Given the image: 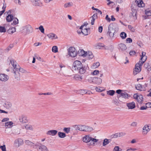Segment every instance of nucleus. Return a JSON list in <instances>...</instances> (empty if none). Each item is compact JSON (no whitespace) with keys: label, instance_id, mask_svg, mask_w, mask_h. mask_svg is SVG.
I'll return each instance as SVG.
<instances>
[{"label":"nucleus","instance_id":"nucleus-1","mask_svg":"<svg viewBox=\"0 0 151 151\" xmlns=\"http://www.w3.org/2000/svg\"><path fill=\"white\" fill-rule=\"evenodd\" d=\"M98 140V139L91 137L90 135H86L83 138V141L84 142L88 143L90 142L89 145H94Z\"/></svg>","mask_w":151,"mask_h":151},{"label":"nucleus","instance_id":"nucleus-2","mask_svg":"<svg viewBox=\"0 0 151 151\" xmlns=\"http://www.w3.org/2000/svg\"><path fill=\"white\" fill-rule=\"evenodd\" d=\"M116 26L112 24H110L108 27V31L107 34H108L110 38L114 37V33L116 30Z\"/></svg>","mask_w":151,"mask_h":151},{"label":"nucleus","instance_id":"nucleus-3","mask_svg":"<svg viewBox=\"0 0 151 151\" xmlns=\"http://www.w3.org/2000/svg\"><path fill=\"white\" fill-rule=\"evenodd\" d=\"M82 65L81 61L78 60H76L73 64L72 68L73 70L77 71L82 66Z\"/></svg>","mask_w":151,"mask_h":151},{"label":"nucleus","instance_id":"nucleus-4","mask_svg":"<svg viewBox=\"0 0 151 151\" xmlns=\"http://www.w3.org/2000/svg\"><path fill=\"white\" fill-rule=\"evenodd\" d=\"M116 92L118 94H120L118 98L120 97H122L124 99H128L129 97H130V96L127 93L123 90L119 89L117 90Z\"/></svg>","mask_w":151,"mask_h":151},{"label":"nucleus","instance_id":"nucleus-5","mask_svg":"<svg viewBox=\"0 0 151 151\" xmlns=\"http://www.w3.org/2000/svg\"><path fill=\"white\" fill-rule=\"evenodd\" d=\"M80 131L83 132H91L93 130V128L85 125H80Z\"/></svg>","mask_w":151,"mask_h":151},{"label":"nucleus","instance_id":"nucleus-6","mask_svg":"<svg viewBox=\"0 0 151 151\" xmlns=\"http://www.w3.org/2000/svg\"><path fill=\"white\" fill-rule=\"evenodd\" d=\"M137 7V6L134 5L132 6L131 12L129 14L130 17H133L134 19H137L136 16L137 11L136 8Z\"/></svg>","mask_w":151,"mask_h":151},{"label":"nucleus","instance_id":"nucleus-7","mask_svg":"<svg viewBox=\"0 0 151 151\" xmlns=\"http://www.w3.org/2000/svg\"><path fill=\"white\" fill-rule=\"evenodd\" d=\"M19 66H17V68L13 69V73L15 78L18 80H20V74L19 73Z\"/></svg>","mask_w":151,"mask_h":151},{"label":"nucleus","instance_id":"nucleus-8","mask_svg":"<svg viewBox=\"0 0 151 151\" xmlns=\"http://www.w3.org/2000/svg\"><path fill=\"white\" fill-rule=\"evenodd\" d=\"M68 55L71 57H75L77 55V52L75 48L73 47H70L68 50Z\"/></svg>","mask_w":151,"mask_h":151},{"label":"nucleus","instance_id":"nucleus-9","mask_svg":"<svg viewBox=\"0 0 151 151\" xmlns=\"http://www.w3.org/2000/svg\"><path fill=\"white\" fill-rule=\"evenodd\" d=\"M35 146V148H37L38 151H48L47 148L44 145L36 144Z\"/></svg>","mask_w":151,"mask_h":151},{"label":"nucleus","instance_id":"nucleus-10","mask_svg":"<svg viewBox=\"0 0 151 151\" xmlns=\"http://www.w3.org/2000/svg\"><path fill=\"white\" fill-rule=\"evenodd\" d=\"M86 24L81 25L80 28L81 30V33L84 35H88V29L86 28Z\"/></svg>","mask_w":151,"mask_h":151},{"label":"nucleus","instance_id":"nucleus-11","mask_svg":"<svg viewBox=\"0 0 151 151\" xmlns=\"http://www.w3.org/2000/svg\"><path fill=\"white\" fill-rule=\"evenodd\" d=\"M23 141L21 138H18L16 139L14 142V145L16 147H18L23 145Z\"/></svg>","mask_w":151,"mask_h":151},{"label":"nucleus","instance_id":"nucleus-12","mask_svg":"<svg viewBox=\"0 0 151 151\" xmlns=\"http://www.w3.org/2000/svg\"><path fill=\"white\" fill-rule=\"evenodd\" d=\"M149 126L148 125H145L142 128V134L143 135H146L150 131Z\"/></svg>","mask_w":151,"mask_h":151},{"label":"nucleus","instance_id":"nucleus-13","mask_svg":"<svg viewBox=\"0 0 151 151\" xmlns=\"http://www.w3.org/2000/svg\"><path fill=\"white\" fill-rule=\"evenodd\" d=\"M87 67L83 65L77 71L81 74H84L86 71Z\"/></svg>","mask_w":151,"mask_h":151},{"label":"nucleus","instance_id":"nucleus-14","mask_svg":"<svg viewBox=\"0 0 151 151\" xmlns=\"http://www.w3.org/2000/svg\"><path fill=\"white\" fill-rule=\"evenodd\" d=\"M25 29H26V34H28L32 33L33 31V29L32 27L29 25L26 26L25 27Z\"/></svg>","mask_w":151,"mask_h":151},{"label":"nucleus","instance_id":"nucleus-15","mask_svg":"<svg viewBox=\"0 0 151 151\" xmlns=\"http://www.w3.org/2000/svg\"><path fill=\"white\" fill-rule=\"evenodd\" d=\"M8 76L5 74H0V80L2 81H6L9 79Z\"/></svg>","mask_w":151,"mask_h":151},{"label":"nucleus","instance_id":"nucleus-16","mask_svg":"<svg viewBox=\"0 0 151 151\" xmlns=\"http://www.w3.org/2000/svg\"><path fill=\"white\" fill-rule=\"evenodd\" d=\"M138 64H136L135 69L133 71V74L135 75L140 72L141 70V68L139 67Z\"/></svg>","mask_w":151,"mask_h":151},{"label":"nucleus","instance_id":"nucleus-17","mask_svg":"<svg viewBox=\"0 0 151 151\" xmlns=\"http://www.w3.org/2000/svg\"><path fill=\"white\" fill-rule=\"evenodd\" d=\"M93 83L97 84H100L102 81V79L99 78L93 77Z\"/></svg>","mask_w":151,"mask_h":151},{"label":"nucleus","instance_id":"nucleus-18","mask_svg":"<svg viewBox=\"0 0 151 151\" xmlns=\"http://www.w3.org/2000/svg\"><path fill=\"white\" fill-rule=\"evenodd\" d=\"M58 131L55 130H52L48 131L46 134L47 135H51L52 136H55L57 133Z\"/></svg>","mask_w":151,"mask_h":151},{"label":"nucleus","instance_id":"nucleus-19","mask_svg":"<svg viewBox=\"0 0 151 151\" xmlns=\"http://www.w3.org/2000/svg\"><path fill=\"white\" fill-rule=\"evenodd\" d=\"M47 37L50 39L54 40L58 38L57 36L55 34L51 33L47 35Z\"/></svg>","mask_w":151,"mask_h":151},{"label":"nucleus","instance_id":"nucleus-20","mask_svg":"<svg viewBox=\"0 0 151 151\" xmlns=\"http://www.w3.org/2000/svg\"><path fill=\"white\" fill-rule=\"evenodd\" d=\"M86 52L84 51L83 49H80L78 51V54L79 55L82 56H86Z\"/></svg>","mask_w":151,"mask_h":151},{"label":"nucleus","instance_id":"nucleus-21","mask_svg":"<svg viewBox=\"0 0 151 151\" xmlns=\"http://www.w3.org/2000/svg\"><path fill=\"white\" fill-rule=\"evenodd\" d=\"M3 106L7 109H10L12 106V104L9 102H6L4 103Z\"/></svg>","mask_w":151,"mask_h":151},{"label":"nucleus","instance_id":"nucleus-22","mask_svg":"<svg viewBox=\"0 0 151 151\" xmlns=\"http://www.w3.org/2000/svg\"><path fill=\"white\" fill-rule=\"evenodd\" d=\"M119 49L122 51H124L127 49V47L126 45L123 43H120L118 45Z\"/></svg>","mask_w":151,"mask_h":151},{"label":"nucleus","instance_id":"nucleus-23","mask_svg":"<svg viewBox=\"0 0 151 151\" xmlns=\"http://www.w3.org/2000/svg\"><path fill=\"white\" fill-rule=\"evenodd\" d=\"M127 106L129 109H132L135 107V103L134 102L127 103Z\"/></svg>","mask_w":151,"mask_h":151},{"label":"nucleus","instance_id":"nucleus-24","mask_svg":"<svg viewBox=\"0 0 151 151\" xmlns=\"http://www.w3.org/2000/svg\"><path fill=\"white\" fill-rule=\"evenodd\" d=\"M13 123L12 122H7L5 124V127L6 128L12 127Z\"/></svg>","mask_w":151,"mask_h":151},{"label":"nucleus","instance_id":"nucleus-25","mask_svg":"<svg viewBox=\"0 0 151 151\" xmlns=\"http://www.w3.org/2000/svg\"><path fill=\"white\" fill-rule=\"evenodd\" d=\"M111 139H108L106 138L103 141L102 145L103 146H105L111 142Z\"/></svg>","mask_w":151,"mask_h":151},{"label":"nucleus","instance_id":"nucleus-26","mask_svg":"<svg viewBox=\"0 0 151 151\" xmlns=\"http://www.w3.org/2000/svg\"><path fill=\"white\" fill-rule=\"evenodd\" d=\"M26 130H29L32 131L34 130V128L31 125L27 124L24 126Z\"/></svg>","mask_w":151,"mask_h":151},{"label":"nucleus","instance_id":"nucleus-27","mask_svg":"<svg viewBox=\"0 0 151 151\" xmlns=\"http://www.w3.org/2000/svg\"><path fill=\"white\" fill-rule=\"evenodd\" d=\"M19 120L23 124L26 123L27 122L26 118L23 116H21L19 118Z\"/></svg>","mask_w":151,"mask_h":151},{"label":"nucleus","instance_id":"nucleus-28","mask_svg":"<svg viewBox=\"0 0 151 151\" xmlns=\"http://www.w3.org/2000/svg\"><path fill=\"white\" fill-rule=\"evenodd\" d=\"M137 2V6L138 7H141L144 6V4L143 1L141 0H138Z\"/></svg>","mask_w":151,"mask_h":151},{"label":"nucleus","instance_id":"nucleus-29","mask_svg":"<svg viewBox=\"0 0 151 151\" xmlns=\"http://www.w3.org/2000/svg\"><path fill=\"white\" fill-rule=\"evenodd\" d=\"M25 142L26 144L28 145H30L32 146L33 148H35V145L36 144H34L33 143L30 142L29 140H26L25 141Z\"/></svg>","mask_w":151,"mask_h":151},{"label":"nucleus","instance_id":"nucleus-30","mask_svg":"<svg viewBox=\"0 0 151 151\" xmlns=\"http://www.w3.org/2000/svg\"><path fill=\"white\" fill-rule=\"evenodd\" d=\"M13 16L12 14H8L6 17V19L7 22H11L13 19Z\"/></svg>","mask_w":151,"mask_h":151},{"label":"nucleus","instance_id":"nucleus-31","mask_svg":"<svg viewBox=\"0 0 151 151\" xmlns=\"http://www.w3.org/2000/svg\"><path fill=\"white\" fill-rule=\"evenodd\" d=\"M16 31V28L14 27H10L8 30L7 32L9 34H12Z\"/></svg>","mask_w":151,"mask_h":151},{"label":"nucleus","instance_id":"nucleus-32","mask_svg":"<svg viewBox=\"0 0 151 151\" xmlns=\"http://www.w3.org/2000/svg\"><path fill=\"white\" fill-rule=\"evenodd\" d=\"M144 67L149 71L151 70V67L148 63H145Z\"/></svg>","mask_w":151,"mask_h":151},{"label":"nucleus","instance_id":"nucleus-33","mask_svg":"<svg viewBox=\"0 0 151 151\" xmlns=\"http://www.w3.org/2000/svg\"><path fill=\"white\" fill-rule=\"evenodd\" d=\"M104 47L105 49H108V47L105 46L102 43H99L97 46V47L99 49H101V47Z\"/></svg>","mask_w":151,"mask_h":151},{"label":"nucleus","instance_id":"nucleus-34","mask_svg":"<svg viewBox=\"0 0 151 151\" xmlns=\"http://www.w3.org/2000/svg\"><path fill=\"white\" fill-rule=\"evenodd\" d=\"M58 134L59 137L61 138H64L66 136L64 132H59Z\"/></svg>","mask_w":151,"mask_h":151},{"label":"nucleus","instance_id":"nucleus-35","mask_svg":"<svg viewBox=\"0 0 151 151\" xmlns=\"http://www.w3.org/2000/svg\"><path fill=\"white\" fill-rule=\"evenodd\" d=\"M20 133V130L18 129H15L12 134L14 135H18Z\"/></svg>","mask_w":151,"mask_h":151},{"label":"nucleus","instance_id":"nucleus-36","mask_svg":"<svg viewBox=\"0 0 151 151\" xmlns=\"http://www.w3.org/2000/svg\"><path fill=\"white\" fill-rule=\"evenodd\" d=\"M86 56H88L89 58L92 59L93 57V55L91 52L88 51V52H86Z\"/></svg>","mask_w":151,"mask_h":151},{"label":"nucleus","instance_id":"nucleus-37","mask_svg":"<svg viewBox=\"0 0 151 151\" xmlns=\"http://www.w3.org/2000/svg\"><path fill=\"white\" fill-rule=\"evenodd\" d=\"M11 63L13 67L14 68H17L18 66H19L18 65H17L16 64V62H14V60H11Z\"/></svg>","mask_w":151,"mask_h":151},{"label":"nucleus","instance_id":"nucleus-38","mask_svg":"<svg viewBox=\"0 0 151 151\" xmlns=\"http://www.w3.org/2000/svg\"><path fill=\"white\" fill-rule=\"evenodd\" d=\"M106 92L107 94L112 96L114 94L115 91L114 90H109L107 91Z\"/></svg>","mask_w":151,"mask_h":151},{"label":"nucleus","instance_id":"nucleus-39","mask_svg":"<svg viewBox=\"0 0 151 151\" xmlns=\"http://www.w3.org/2000/svg\"><path fill=\"white\" fill-rule=\"evenodd\" d=\"M13 21V23L12 24V25H16L18 23V20L16 18H14L12 20Z\"/></svg>","mask_w":151,"mask_h":151},{"label":"nucleus","instance_id":"nucleus-40","mask_svg":"<svg viewBox=\"0 0 151 151\" xmlns=\"http://www.w3.org/2000/svg\"><path fill=\"white\" fill-rule=\"evenodd\" d=\"M73 5V4L71 2H68L66 3L64 5V7L65 8H66L71 6Z\"/></svg>","mask_w":151,"mask_h":151},{"label":"nucleus","instance_id":"nucleus-41","mask_svg":"<svg viewBox=\"0 0 151 151\" xmlns=\"http://www.w3.org/2000/svg\"><path fill=\"white\" fill-rule=\"evenodd\" d=\"M117 137H122L125 135V133L124 132H120V133H116Z\"/></svg>","mask_w":151,"mask_h":151},{"label":"nucleus","instance_id":"nucleus-42","mask_svg":"<svg viewBox=\"0 0 151 151\" xmlns=\"http://www.w3.org/2000/svg\"><path fill=\"white\" fill-rule=\"evenodd\" d=\"M120 36L122 39H125L127 37V34L124 32H122L120 34Z\"/></svg>","mask_w":151,"mask_h":151},{"label":"nucleus","instance_id":"nucleus-43","mask_svg":"<svg viewBox=\"0 0 151 151\" xmlns=\"http://www.w3.org/2000/svg\"><path fill=\"white\" fill-rule=\"evenodd\" d=\"M136 88L137 89L140 91H142L143 89L142 85L140 84H138L136 86Z\"/></svg>","mask_w":151,"mask_h":151},{"label":"nucleus","instance_id":"nucleus-44","mask_svg":"<svg viewBox=\"0 0 151 151\" xmlns=\"http://www.w3.org/2000/svg\"><path fill=\"white\" fill-rule=\"evenodd\" d=\"M138 102L141 103L143 101V97L141 95H139L138 99L137 100Z\"/></svg>","mask_w":151,"mask_h":151},{"label":"nucleus","instance_id":"nucleus-45","mask_svg":"<svg viewBox=\"0 0 151 151\" xmlns=\"http://www.w3.org/2000/svg\"><path fill=\"white\" fill-rule=\"evenodd\" d=\"M52 51L53 52H58V48L57 46H53L52 48Z\"/></svg>","mask_w":151,"mask_h":151},{"label":"nucleus","instance_id":"nucleus-46","mask_svg":"<svg viewBox=\"0 0 151 151\" xmlns=\"http://www.w3.org/2000/svg\"><path fill=\"white\" fill-rule=\"evenodd\" d=\"M6 32V29L5 27L0 26V32Z\"/></svg>","mask_w":151,"mask_h":151},{"label":"nucleus","instance_id":"nucleus-47","mask_svg":"<svg viewBox=\"0 0 151 151\" xmlns=\"http://www.w3.org/2000/svg\"><path fill=\"white\" fill-rule=\"evenodd\" d=\"M122 149L120 148L119 146H116L113 150V151H121Z\"/></svg>","mask_w":151,"mask_h":151},{"label":"nucleus","instance_id":"nucleus-48","mask_svg":"<svg viewBox=\"0 0 151 151\" xmlns=\"http://www.w3.org/2000/svg\"><path fill=\"white\" fill-rule=\"evenodd\" d=\"M70 128L69 127H65L63 129V131L65 132L66 133H68L70 132Z\"/></svg>","mask_w":151,"mask_h":151},{"label":"nucleus","instance_id":"nucleus-49","mask_svg":"<svg viewBox=\"0 0 151 151\" xmlns=\"http://www.w3.org/2000/svg\"><path fill=\"white\" fill-rule=\"evenodd\" d=\"M73 78L76 81H80V76L78 75H76Z\"/></svg>","mask_w":151,"mask_h":151},{"label":"nucleus","instance_id":"nucleus-50","mask_svg":"<svg viewBox=\"0 0 151 151\" xmlns=\"http://www.w3.org/2000/svg\"><path fill=\"white\" fill-rule=\"evenodd\" d=\"M103 88L102 87H100L99 88L98 87H96V88H95L96 91L98 92H100L103 91L104 90V89H103Z\"/></svg>","mask_w":151,"mask_h":151},{"label":"nucleus","instance_id":"nucleus-51","mask_svg":"<svg viewBox=\"0 0 151 151\" xmlns=\"http://www.w3.org/2000/svg\"><path fill=\"white\" fill-rule=\"evenodd\" d=\"M19 72L22 73H26V71L23 68H20L19 66Z\"/></svg>","mask_w":151,"mask_h":151},{"label":"nucleus","instance_id":"nucleus-52","mask_svg":"<svg viewBox=\"0 0 151 151\" xmlns=\"http://www.w3.org/2000/svg\"><path fill=\"white\" fill-rule=\"evenodd\" d=\"M113 102L114 104L116 105L117 106H118L119 105V101L118 100L116 99H114V100H113Z\"/></svg>","mask_w":151,"mask_h":151},{"label":"nucleus","instance_id":"nucleus-53","mask_svg":"<svg viewBox=\"0 0 151 151\" xmlns=\"http://www.w3.org/2000/svg\"><path fill=\"white\" fill-rule=\"evenodd\" d=\"M100 65V63L99 62H97L93 64V67L95 68H97Z\"/></svg>","mask_w":151,"mask_h":151},{"label":"nucleus","instance_id":"nucleus-54","mask_svg":"<svg viewBox=\"0 0 151 151\" xmlns=\"http://www.w3.org/2000/svg\"><path fill=\"white\" fill-rule=\"evenodd\" d=\"M99 71L97 70H94L93 72H92L91 74L93 75H97L99 73Z\"/></svg>","mask_w":151,"mask_h":151},{"label":"nucleus","instance_id":"nucleus-55","mask_svg":"<svg viewBox=\"0 0 151 151\" xmlns=\"http://www.w3.org/2000/svg\"><path fill=\"white\" fill-rule=\"evenodd\" d=\"M144 62H145L143 61V60L142 59V61H139V62L138 63L136 64H138V65H139V66L141 68V67L142 64Z\"/></svg>","mask_w":151,"mask_h":151},{"label":"nucleus","instance_id":"nucleus-56","mask_svg":"<svg viewBox=\"0 0 151 151\" xmlns=\"http://www.w3.org/2000/svg\"><path fill=\"white\" fill-rule=\"evenodd\" d=\"M0 148L1 150L2 151H6V146L5 145L0 146Z\"/></svg>","mask_w":151,"mask_h":151},{"label":"nucleus","instance_id":"nucleus-57","mask_svg":"<svg viewBox=\"0 0 151 151\" xmlns=\"http://www.w3.org/2000/svg\"><path fill=\"white\" fill-rule=\"evenodd\" d=\"M145 14L148 16H151V11L150 10H145Z\"/></svg>","mask_w":151,"mask_h":151},{"label":"nucleus","instance_id":"nucleus-58","mask_svg":"<svg viewBox=\"0 0 151 151\" xmlns=\"http://www.w3.org/2000/svg\"><path fill=\"white\" fill-rule=\"evenodd\" d=\"M39 29L40 30V31H41V32L42 33H44V29L43 27L42 26V25H41L40 26V27H39Z\"/></svg>","mask_w":151,"mask_h":151},{"label":"nucleus","instance_id":"nucleus-59","mask_svg":"<svg viewBox=\"0 0 151 151\" xmlns=\"http://www.w3.org/2000/svg\"><path fill=\"white\" fill-rule=\"evenodd\" d=\"M128 27L129 29L132 32H134V29L133 27L131 25H129L128 26Z\"/></svg>","mask_w":151,"mask_h":151},{"label":"nucleus","instance_id":"nucleus-60","mask_svg":"<svg viewBox=\"0 0 151 151\" xmlns=\"http://www.w3.org/2000/svg\"><path fill=\"white\" fill-rule=\"evenodd\" d=\"M146 53L145 52H142V55L141 56V58L140 59V60H142V59L143 60V58L145 56H146L145 55Z\"/></svg>","mask_w":151,"mask_h":151},{"label":"nucleus","instance_id":"nucleus-61","mask_svg":"<svg viewBox=\"0 0 151 151\" xmlns=\"http://www.w3.org/2000/svg\"><path fill=\"white\" fill-rule=\"evenodd\" d=\"M137 123L136 122H133L131 124V125L132 127H136L137 125Z\"/></svg>","mask_w":151,"mask_h":151},{"label":"nucleus","instance_id":"nucleus-62","mask_svg":"<svg viewBox=\"0 0 151 151\" xmlns=\"http://www.w3.org/2000/svg\"><path fill=\"white\" fill-rule=\"evenodd\" d=\"M129 54L131 55H134L135 54V52L134 51L131 50Z\"/></svg>","mask_w":151,"mask_h":151},{"label":"nucleus","instance_id":"nucleus-63","mask_svg":"<svg viewBox=\"0 0 151 151\" xmlns=\"http://www.w3.org/2000/svg\"><path fill=\"white\" fill-rule=\"evenodd\" d=\"M34 3H33V5L35 6H39L40 4L38 2V1L36 0V2H35Z\"/></svg>","mask_w":151,"mask_h":151},{"label":"nucleus","instance_id":"nucleus-64","mask_svg":"<svg viewBox=\"0 0 151 151\" xmlns=\"http://www.w3.org/2000/svg\"><path fill=\"white\" fill-rule=\"evenodd\" d=\"M110 138L111 139H113V138H117L116 134V133L113 134L111 136H110Z\"/></svg>","mask_w":151,"mask_h":151}]
</instances>
